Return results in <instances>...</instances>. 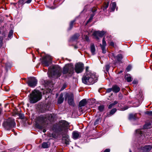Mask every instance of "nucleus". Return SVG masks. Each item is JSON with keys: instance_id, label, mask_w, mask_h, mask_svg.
Listing matches in <instances>:
<instances>
[{"instance_id": "obj_43", "label": "nucleus", "mask_w": 152, "mask_h": 152, "mask_svg": "<svg viewBox=\"0 0 152 152\" xmlns=\"http://www.w3.org/2000/svg\"><path fill=\"white\" fill-rule=\"evenodd\" d=\"M133 84H136L138 83V81L136 80H134L132 82Z\"/></svg>"}, {"instance_id": "obj_32", "label": "nucleus", "mask_w": 152, "mask_h": 152, "mask_svg": "<svg viewBox=\"0 0 152 152\" xmlns=\"http://www.w3.org/2000/svg\"><path fill=\"white\" fill-rule=\"evenodd\" d=\"M3 37L0 36V48L2 47L3 44Z\"/></svg>"}, {"instance_id": "obj_6", "label": "nucleus", "mask_w": 152, "mask_h": 152, "mask_svg": "<svg viewBox=\"0 0 152 152\" xmlns=\"http://www.w3.org/2000/svg\"><path fill=\"white\" fill-rule=\"evenodd\" d=\"M73 72L74 67L71 65H66L63 69V73L64 74H67L68 75L71 76Z\"/></svg>"}, {"instance_id": "obj_46", "label": "nucleus", "mask_w": 152, "mask_h": 152, "mask_svg": "<svg viewBox=\"0 0 152 152\" xmlns=\"http://www.w3.org/2000/svg\"><path fill=\"white\" fill-rule=\"evenodd\" d=\"M110 45L112 46H114V43L113 42H111L110 43Z\"/></svg>"}, {"instance_id": "obj_5", "label": "nucleus", "mask_w": 152, "mask_h": 152, "mask_svg": "<svg viewBox=\"0 0 152 152\" xmlns=\"http://www.w3.org/2000/svg\"><path fill=\"white\" fill-rule=\"evenodd\" d=\"M15 125L14 120L11 118H9L5 120L3 124V126L7 130H9Z\"/></svg>"}, {"instance_id": "obj_30", "label": "nucleus", "mask_w": 152, "mask_h": 152, "mask_svg": "<svg viewBox=\"0 0 152 152\" xmlns=\"http://www.w3.org/2000/svg\"><path fill=\"white\" fill-rule=\"evenodd\" d=\"M106 43L104 39V38L102 39V45H100V46L106 47Z\"/></svg>"}, {"instance_id": "obj_35", "label": "nucleus", "mask_w": 152, "mask_h": 152, "mask_svg": "<svg viewBox=\"0 0 152 152\" xmlns=\"http://www.w3.org/2000/svg\"><path fill=\"white\" fill-rule=\"evenodd\" d=\"M101 49L102 50L103 53H106V50L105 49V47L102 46L101 47Z\"/></svg>"}, {"instance_id": "obj_7", "label": "nucleus", "mask_w": 152, "mask_h": 152, "mask_svg": "<svg viewBox=\"0 0 152 152\" xmlns=\"http://www.w3.org/2000/svg\"><path fill=\"white\" fill-rule=\"evenodd\" d=\"M52 57L48 55H46L42 58L41 63L44 66H48L51 63Z\"/></svg>"}, {"instance_id": "obj_36", "label": "nucleus", "mask_w": 152, "mask_h": 152, "mask_svg": "<svg viewBox=\"0 0 152 152\" xmlns=\"http://www.w3.org/2000/svg\"><path fill=\"white\" fill-rule=\"evenodd\" d=\"M26 0H19L18 2L20 4H24Z\"/></svg>"}, {"instance_id": "obj_20", "label": "nucleus", "mask_w": 152, "mask_h": 152, "mask_svg": "<svg viewBox=\"0 0 152 152\" xmlns=\"http://www.w3.org/2000/svg\"><path fill=\"white\" fill-rule=\"evenodd\" d=\"M116 111L117 109L116 108H114L112 109L111 110L109 114L107 113V117H110L111 116V115L114 114Z\"/></svg>"}, {"instance_id": "obj_2", "label": "nucleus", "mask_w": 152, "mask_h": 152, "mask_svg": "<svg viewBox=\"0 0 152 152\" xmlns=\"http://www.w3.org/2000/svg\"><path fill=\"white\" fill-rule=\"evenodd\" d=\"M29 97L30 102L34 103L41 99L42 95L39 91L34 90L30 94Z\"/></svg>"}, {"instance_id": "obj_37", "label": "nucleus", "mask_w": 152, "mask_h": 152, "mask_svg": "<svg viewBox=\"0 0 152 152\" xmlns=\"http://www.w3.org/2000/svg\"><path fill=\"white\" fill-rule=\"evenodd\" d=\"M129 119H131L134 118V115L133 114H130L129 116Z\"/></svg>"}, {"instance_id": "obj_11", "label": "nucleus", "mask_w": 152, "mask_h": 152, "mask_svg": "<svg viewBox=\"0 0 152 152\" xmlns=\"http://www.w3.org/2000/svg\"><path fill=\"white\" fill-rule=\"evenodd\" d=\"M84 65L82 63H77L75 66V70L77 73L81 72L83 69Z\"/></svg>"}, {"instance_id": "obj_56", "label": "nucleus", "mask_w": 152, "mask_h": 152, "mask_svg": "<svg viewBox=\"0 0 152 152\" xmlns=\"http://www.w3.org/2000/svg\"><path fill=\"white\" fill-rule=\"evenodd\" d=\"M129 152H132V151H131V150H129Z\"/></svg>"}, {"instance_id": "obj_51", "label": "nucleus", "mask_w": 152, "mask_h": 152, "mask_svg": "<svg viewBox=\"0 0 152 152\" xmlns=\"http://www.w3.org/2000/svg\"><path fill=\"white\" fill-rule=\"evenodd\" d=\"M85 39L86 41H88L89 40V38L87 36H86L85 37Z\"/></svg>"}, {"instance_id": "obj_19", "label": "nucleus", "mask_w": 152, "mask_h": 152, "mask_svg": "<svg viewBox=\"0 0 152 152\" xmlns=\"http://www.w3.org/2000/svg\"><path fill=\"white\" fill-rule=\"evenodd\" d=\"M64 100V99L63 97V95L62 94H61L58 98V104H61L62 103Z\"/></svg>"}, {"instance_id": "obj_42", "label": "nucleus", "mask_w": 152, "mask_h": 152, "mask_svg": "<svg viewBox=\"0 0 152 152\" xmlns=\"http://www.w3.org/2000/svg\"><path fill=\"white\" fill-rule=\"evenodd\" d=\"M106 69L107 71H108L110 68V66L108 65H106Z\"/></svg>"}, {"instance_id": "obj_50", "label": "nucleus", "mask_w": 152, "mask_h": 152, "mask_svg": "<svg viewBox=\"0 0 152 152\" xmlns=\"http://www.w3.org/2000/svg\"><path fill=\"white\" fill-rule=\"evenodd\" d=\"M110 149H106L105 150L104 152H110Z\"/></svg>"}, {"instance_id": "obj_13", "label": "nucleus", "mask_w": 152, "mask_h": 152, "mask_svg": "<svg viewBox=\"0 0 152 152\" xmlns=\"http://www.w3.org/2000/svg\"><path fill=\"white\" fill-rule=\"evenodd\" d=\"M73 138L74 139H77L81 136V133L77 131H73L72 133Z\"/></svg>"}, {"instance_id": "obj_33", "label": "nucleus", "mask_w": 152, "mask_h": 152, "mask_svg": "<svg viewBox=\"0 0 152 152\" xmlns=\"http://www.w3.org/2000/svg\"><path fill=\"white\" fill-rule=\"evenodd\" d=\"M151 125L150 123L145 124L144 126V128L145 129H148L150 128L149 126Z\"/></svg>"}, {"instance_id": "obj_23", "label": "nucleus", "mask_w": 152, "mask_h": 152, "mask_svg": "<svg viewBox=\"0 0 152 152\" xmlns=\"http://www.w3.org/2000/svg\"><path fill=\"white\" fill-rule=\"evenodd\" d=\"M69 136L66 135L65 137H64L63 138L64 140V142L66 144L68 145L69 144Z\"/></svg>"}, {"instance_id": "obj_24", "label": "nucleus", "mask_w": 152, "mask_h": 152, "mask_svg": "<svg viewBox=\"0 0 152 152\" xmlns=\"http://www.w3.org/2000/svg\"><path fill=\"white\" fill-rule=\"evenodd\" d=\"M118 103V102L117 101H115L113 103H112L110 104L108 106V108L109 109H110L113 107L114 106L117 104Z\"/></svg>"}, {"instance_id": "obj_26", "label": "nucleus", "mask_w": 152, "mask_h": 152, "mask_svg": "<svg viewBox=\"0 0 152 152\" xmlns=\"http://www.w3.org/2000/svg\"><path fill=\"white\" fill-rule=\"evenodd\" d=\"M109 5V3H105L103 6V7L102 8V9L103 10L105 11L107 8L108 7Z\"/></svg>"}, {"instance_id": "obj_48", "label": "nucleus", "mask_w": 152, "mask_h": 152, "mask_svg": "<svg viewBox=\"0 0 152 152\" xmlns=\"http://www.w3.org/2000/svg\"><path fill=\"white\" fill-rule=\"evenodd\" d=\"M146 114L149 115H152V111H147L146 112Z\"/></svg>"}, {"instance_id": "obj_53", "label": "nucleus", "mask_w": 152, "mask_h": 152, "mask_svg": "<svg viewBox=\"0 0 152 152\" xmlns=\"http://www.w3.org/2000/svg\"><path fill=\"white\" fill-rule=\"evenodd\" d=\"M95 14L94 13H93V14H91L90 17L92 18H93V17L94 16Z\"/></svg>"}, {"instance_id": "obj_45", "label": "nucleus", "mask_w": 152, "mask_h": 152, "mask_svg": "<svg viewBox=\"0 0 152 152\" xmlns=\"http://www.w3.org/2000/svg\"><path fill=\"white\" fill-rule=\"evenodd\" d=\"M97 10V9L95 7H94L92 10V12L94 13Z\"/></svg>"}, {"instance_id": "obj_1", "label": "nucleus", "mask_w": 152, "mask_h": 152, "mask_svg": "<svg viewBox=\"0 0 152 152\" xmlns=\"http://www.w3.org/2000/svg\"><path fill=\"white\" fill-rule=\"evenodd\" d=\"M96 79L95 74L90 72L85 73L82 79L83 82L88 85L94 83Z\"/></svg>"}, {"instance_id": "obj_29", "label": "nucleus", "mask_w": 152, "mask_h": 152, "mask_svg": "<svg viewBox=\"0 0 152 152\" xmlns=\"http://www.w3.org/2000/svg\"><path fill=\"white\" fill-rule=\"evenodd\" d=\"M75 22V21L73 20V21H71L70 22V24H69V30L71 29H72V28Z\"/></svg>"}, {"instance_id": "obj_27", "label": "nucleus", "mask_w": 152, "mask_h": 152, "mask_svg": "<svg viewBox=\"0 0 152 152\" xmlns=\"http://www.w3.org/2000/svg\"><path fill=\"white\" fill-rule=\"evenodd\" d=\"M126 76H127L126 77V80L128 82H129L131 81L132 80V77L130 76V75H127Z\"/></svg>"}, {"instance_id": "obj_12", "label": "nucleus", "mask_w": 152, "mask_h": 152, "mask_svg": "<svg viewBox=\"0 0 152 152\" xmlns=\"http://www.w3.org/2000/svg\"><path fill=\"white\" fill-rule=\"evenodd\" d=\"M68 103L69 105L74 106L75 103L74 101V96L73 95H70L68 96Z\"/></svg>"}, {"instance_id": "obj_16", "label": "nucleus", "mask_w": 152, "mask_h": 152, "mask_svg": "<svg viewBox=\"0 0 152 152\" xmlns=\"http://www.w3.org/2000/svg\"><path fill=\"white\" fill-rule=\"evenodd\" d=\"M151 148V147L149 145H145L142 147V150L145 152H147L150 151Z\"/></svg>"}, {"instance_id": "obj_21", "label": "nucleus", "mask_w": 152, "mask_h": 152, "mask_svg": "<svg viewBox=\"0 0 152 152\" xmlns=\"http://www.w3.org/2000/svg\"><path fill=\"white\" fill-rule=\"evenodd\" d=\"M90 50L91 51L93 55H94L95 54V48L94 45L92 44L91 45L90 47Z\"/></svg>"}, {"instance_id": "obj_14", "label": "nucleus", "mask_w": 152, "mask_h": 152, "mask_svg": "<svg viewBox=\"0 0 152 152\" xmlns=\"http://www.w3.org/2000/svg\"><path fill=\"white\" fill-rule=\"evenodd\" d=\"M105 34L104 31H95L93 33V35L95 36H99L102 37Z\"/></svg>"}, {"instance_id": "obj_41", "label": "nucleus", "mask_w": 152, "mask_h": 152, "mask_svg": "<svg viewBox=\"0 0 152 152\" xmlns=\"http://www.w3.org/2000/svg\"><path fill=\"white\" fill-rule=\"evenodd\" d=\"M99 121V119H97L94 122V125H96L98 124Z\"/></svg>"}, {"instance_id": "obj_34", "label": "nucleus", "mask_w": 152, "mask_h": 152, "mask_svg": "<svg viewBox=\"0 0 152 152\" xmlns=\"http://www.w3.org/2000/svg\"><path fill=\"white\" fill-rule=\"evenodd\" d=\"M13 32L12 30H10L9 32L8 37L9 38L11 37L12 35Z\"/></svg>"}, {"instance_id": "obj_44", "label": "nucleus", "mask_w": 152, "mask_h": 152, "mask_svg": "<svg viewBox=\"0 0 152 152\" xmlns=\"http://www.w3.org/2000/svg\"><path fill=\"white\" fill-rule=\"evenodd\" d=\"M32 0H26L25 2V3H26L27 4H29L31 2Z\"/></svg>"}, {"instance_id": "obj_8", "label": "nucleus", "mask_w": 152, "mask_h": 152, "mask_svg": "<svg viewBox=\"0 0 152 152\" xmlns=\"http://www.w3.org/2000/svg\"><path fill=\"white\" fill-rule=\"evenodd\" d=\"M59 126L58 130L59 131H64L69 126V123L64 120L61 121L59 122Z\"/></svg>"}, {"instance_id": "obj_39", "label": "nucleus", "mask_w": 152, "mask_h": 152, "mask_svg": "<svg viewBox=\"0 0 152 152\" xmlns=\"http://www.w3.org/2000/svg\"><path fill=\"white\" fill-rule=\"evenodd\" d=\"M66 84H64V85L61 88V91H62L63 90H64L66 87Z\"/></svg>"}, {"instance_id": "obj_10", "label": "nucleus", "mask_w": 152, "mask_h": 152, "mask_svg": "<svg viewBox=\"0 0 152 152\" xmlns=\"http://www.w3.org/2000/svg\"><path fill=\"white\" fill-rule=\"evenodd\" d=\"M111 55L112 56V58L115 61L116 63H122L121 60L123 58V56L121 54H119L116 56L114 53H112Z\"/></svg>"}, {"instance_id": "obj_52", "label": "nucleus", "mask_w": 152, "mask_h": 152, "mask_svg": "<svg viewBox=\"0 0 152 152\" xmlns=\"http://www.w3.org/2000/svg\"><path fill=\"white\" fill-rule=\"evenodd\" d=\"M128 107H124V108L123 109H122V110H125L128 109Z\"/></svg>"}, {"instance_id": "obj_49", "label": "nucleus", "mask_w": 152, "mask_h": 152, "mask_svg": "<svg viewBox=\"0 0 152 152\" xmlns=\"http://www.w3.org/2000/svg\"><path fill=\"white\" fill-rule=\"evenodd\" d=\"M89 67L88 66H87L86 67V72L87 73V72H90V71H88Z\"/></svg>"}, {"instance_id": "obj_9", "label": "nucleus", "mask_w": 152, "mask_h": 152, "mask_svg": "<svg viewBox=\"0 0 152 152\" xmlns=\"http://www.w3.org/2000/svg\"><path fill=\"white\" fill-rule=\"evenodd\" d=\"M27 83L29 86L34 87L36 86L37 83V80L34 77H31L28 79Z\"/></svg>"}, {"instance_id": "obj_38", "label": "nucleus", "mask_w": 152, "mask_h": 152, "mask_svg": "<svg viewBox=\"0 0 152 152\" xmlns=\"http://www.w3.org/2000/svg\"><path fill=\"white\" fill-rule=\"evenodd\" d=\"M112 91V88H108L106 92L107 93H110V92H111Z\"/></svg>"}, {"instance_id": "obj_28", "label": "nucleus", "mask_w": 152, "mask_h": 152, "mask_svg": "<svg viewBox=\"0 0 152 152\" xmlns=\"http://www.w3.org/2000/svg\"><path fill=\"white\" fill-rule=\"evenodd\" d=\"M104 106L103 105H100L98 107V109L100 112H102L104 110Z\"/></svg>"}, {"instance_id": "obj_40", "label": "nucleus", "mask_w": 152, "mask_h": 152, "mask_svg": "<svg viewBox=\"0 0 152 152\" xmlns=\"http://www.w3.org/2000/svg\"><path fill=\"white\" fill-rule=\"evenodd\" d=\"M131 68V66L130 65L128 66L127 68L126 69L128 71H129Z\"/></svg>"}, {"instance_id": "obj_22", "label": "nucleus", "mask_w": 152, "mask_h": 152, "mask_svg": "<svg viewBox=\"0 0 152 152\" xmlns=\"http://www.w3.org/2000/svg\"><path fill=\"white\" fill-rule=\"evenodd\" d=\"M80 36V35L78 34H76L73 35L71 38V40L72 41H75L77 40Z\"/></svg>"}, {"instance_id": "obj_54", "label": "nucleus", "mask_w": 152, "mask_h": 152, "mask_svg": "<svg viewBox=\"0 0 152 152\" xmlns=\"http://www.w3.org/2000/svg\"><path fill=\"white\" fill-rule=\"evenodd\" d=\"M46 130L45 129H44L43 131V132L44 133L45 132H46Z\"/></svg>"}, {"instance_id": "obj_55", "label": "nucleus", "mask_w": 152, "mask_h": 152, "mask_svg": "<svg viewBox=\"0 0 152 152\" xmlns=\"http://www.w3.org/2000/svg\"><path fill=\"white\" fill-rule=\"evenodd\" d=\"M11 4H14L15 5L16 4V3H12Z\"/></svg>"}, {"instance_id": "obj_47", "label": "nucleus", "mask_w": 152, "mask_h": 152, "mask_svg": "<svg viewBox=\"0 0 152 152\" xmlns=\"http://www.w3.org/2000/svg\"><path fill=\"white\" fill-rule=\"evenodd\" d=\"M92 19L93 18L90 17L89 19L88 20V21H87V23H88L91 22Z\"/></svg>"}, {"instance_id": "obj_17", "label": "nucleus", "mask_w": 152, "mask_h": 152, "mask_svg": "<svg viewBox=\"0 0 152 152\" xmlns=\"http://www.w3.org/2000/svg\"><path fill=\"white\" fill-rule=\"evenodd\" d=\"M50 145V143L49 142H43L42 145V147L44 148H49Z\"/></svg>"}, {"instance_id": "obj_18", "label": "nucleus", "mask_w": 152, "mask_h": 152, "mask_svg": "<svg viewBox=\"0 0 152 152\" xmlns=\"http://www.w3.org/2000/svg\"><path fill=\"white\" fill-rule=\"evenodd\" d=\"M87 103V102L86 99H83L79 103L80 107H83L85 106Z\"/></svg>"}, {"instance_id": "obj_25", "label": "nucleus", "mask_w": 152, "mask_h": 152, "mask_svg": "<svg viewBox=\"0 0 152 152\" xmlns=\"http://www.w3.org/2000/svg\"><path fill=\"white\" fill-rule=\"evenodd\" d=\"M116 7V4L115 2H113L112 3V5L111 7V10L113 11L115 9Z\"/></svg>"}, {"instance_id": "obj_31", "label": "nucleus", "mask_w": 152, "mask_h": 152, "mask_svg": "<svg viewBox=\"0 0 152 152\" xmlns=\"http://www.w3.org/2000/svg\"><path fill=\"white\" fill-rule=\"evenodd\" d=\"M136 132L137 134H140V136H142L143 133L142 132L140 129L136 130Z\"/></svg>"}, {"instance_id": "obj_4", "label": "nucleus", "mask_w": 152, "mask_h": 152, "mask_svg": "<svg viewBox=\"0 0 152 152\" xmlns=\"http://www.w3.org/2000/svg\"><path fill=\"white\" fill-rule=\"evenodd\" d=\"M54 114H46L41 115L39 118V121L42 123L48 124V121H53L56 117Z\"/></svg>"}, {"instance_id": "obj_3", "label": "nucleus", "mask_w": 152, "mask_h": 152, "mask_svg": "<svg viewBox=\"0 0 152 152\" xmlns=\"http://www.w3.org/2000/svg\"><path fill=\"white\" fill-rule=\"evenodd\" d=\"M61 71L60 67L58 65L53 66L50 68L48 73L50 76L54 78H58L61 75Z\"/></svg>"}, {"instance_id": "obj_15", "label": "nucleus", "mask_w": 152, "mask_h": 152, "mask_svg": "<svg viewBox=\"0 0 152 152\" xmlns=\"http://www.w3.org/2000/svg\"><path fill=\"white\" fill-rule=\"evenodd\" d=\"M112 88V91L115 93L119 92L120 89V87L116 85H113Z\"/></svg>"}]
</instances>
